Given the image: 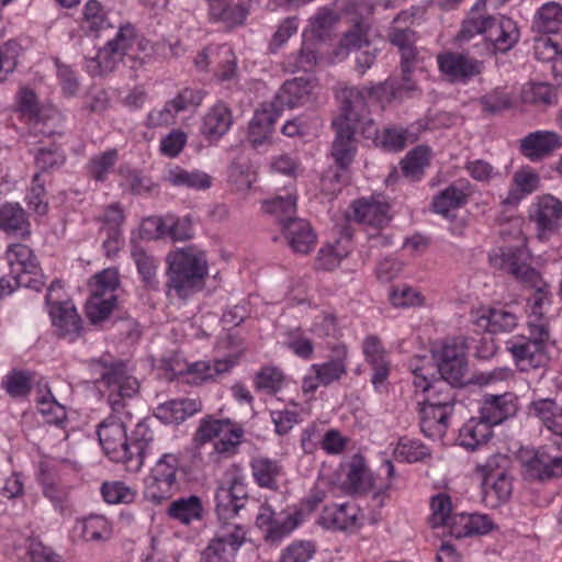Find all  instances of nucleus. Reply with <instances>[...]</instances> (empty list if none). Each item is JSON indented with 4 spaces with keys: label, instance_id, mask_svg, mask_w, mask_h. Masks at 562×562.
<instances>
[{
    "label": "nucleus",
    "instance_id": "nucleus-1",
    "mask_svg": "<svg viewBox=\"0 0 562 562\" xmlns=\"http://www.w3.org/2000/svg\"><path fill=\"white\" fill-rule=\"evenodd\" d=\"M101 384L108 391L112 413L97 429L104 453L114 462L123 463L128 472H138L145 458L153 453L154 431L146 422H139L128 438L126 427L132 415L125 412V401L138 393L139 382L122 360L101 358L95 362Z\"/></svg>",
    "mask_w": 562,
    "mask_h": 562
},
{
    "label": "nucleus",
    "instance_id": "nucleus-2",
    "mask_svg": "<svg viewBox=\"0 0 562 562\" xmlns=\"http://www.w3.org/2000/svg\"><path fill=\"white\" fill-rule=\"evenodd\" d=\"M409 369L414 375L415 387L426 394L423 402L418 403L420 429L429 438H441L453 412L457 384L442 379L430 382L428 376L432 373L434 366L426 356L411 360Z\"/></svg>",
    "mask_w": 562,
    "mask_h": 562
},
{
    "label": "nucleus",
    "instance_id": "nucleus-3",
    "mask_svg": "<svg viewBox=\"0 0 562 562\" xmlns=\"http://www.w3.org/2000/svg\"><path fill=\"white\" fill-rule=\"evenodd\" d=\"M167 295L186 300L201 290L209 274L205 252L194 245L176 248L166 258Z\"/></svg>",
    "mask_w": 562,
    "mask_h": 562
},
{
    "label": "nucleus",
    "instance_id": "nucleus-4",
    "mask_svg": "<svg viewBox=\"0 0 562 562\" xmlns=\"http://www.w3.org/2000/svg\"><path fill=\"white\" fill-rule=\"evenodd\" d=\"M550 329L544 319L528 322L527 334L514 335L505 341V349L520 371L546 367L550 361Z\"/></svg>",
    "mask_w": 562,
    "mask_h": 562
},
{
    "label": "nucleus",
    "instance_id": "nucleus-5",
    "mask_svg": "<svg viewBox=\"0 0 562 562\" xmlns=\"http://www.w3.org/2000/svg\"><path fill=\"white\" fill-rule=\"evenodd\" d=\"M375 92V88L364 87H346L341 89L337 94L340 112L333 121V126L347 125L348 127H356L364 137H375L378 130L368 110V100Z\"/></svg>",
    "mask_w": 562,
    "mask_h": 562
},
{
    "label": "nucleus",
    "instance_id": "nucleus-6",
    "mask_svg": "<svg viewBox=\"0 0 562 562\" xmlns=\"http://www.w3.org/2000/svg\"><path fill=\"white\" fill-rule=\"evenodd\" d=\"M248 499L247 486L244 483V476L238 469L231 477L218 485L215 492V513L218 521L217 529L236 527L246 538L245 526L236 521L239 512L244 509Z\"/></svg>",
    "mask_w": 562,
    "mask_h": 562
},
{
    "label": "nucleus",
    "instance_id": "nucleus-7",
    "mask_svg": "<svg viewBox=\"0 0 562 562\" xmlns=\"http://www.w3.org/2000/svg\"><path fill=\"white\" fill-rule=\"evenodd\" d=\"M135 42L136 32L134 26L130 23L120 25L115 36L99 49L97 56L87 59L88 72L92 76H105L112 72L119 63L133 59L130 49H132Z\"/></svg>",
    "mask_w": 562,
    "mask_h": 562
},
{
    "label": "nucleus",
    "instance_id": "nucleus-8",
    "mask_svg": "<svg viewBox=\"0 0 562 562\" xmlns=\"http://www.w3.org/2000/svg\"><path fill=\"white\" fill-rule=\"evenodd\" d=\"M333 350L335 358L311 366L310 373L304 376L302 382L304 393H313L321 385L328 386L347 373V348L341 345L336 346Z\"/></svg>",
    "mask_w": 562,
    "mask_h": 562
},
{
    "label": "nucleus",
    "instance_id": "nucleus-9",
    "mask_svg": "<svg viewBox=\"0 0 562 562\" xmlns=\"http://www.w3.org/2000/svg\"><path fill=\"white\" fill-rule=\"evenodd\" d=\"M413 18V13L402 11L394 20L389 30L387 37L396 46L402 57V72L405 80L409 81V72L416 59V33L408 25H402Z\"/></svg>",
    "mask_w": 562,
    "mask_h": 562
},
{
    "label": "nucleus",
    "instance_id": "nucleus-10",
    "mask_svg": "<svg viewBox=\"0 0 562 562\" xmlns=\"http://www.w3.org/2000/svg\"><path fill=\"white\" fill-rule=\"evenodd\" d=\"M315 88L316 82L311 78L286 80L277 92L271 106L277 113L284 109L304 106L313 102Z\"/></svg>",
    "mask_w": 562,
    "mask_h": 562
},
{
    "label": "nucleus",
    "instance_id": "nucleus-11",
    "mask_svg": "<svg viewBox=\"0 0 562 562\" xmlns=\"http://www.w3.org/2000/svg\"><path fill=\"white\" fill-rule=\"evenodd\" d=\"M203 94L200 90L183 89L176 98L166 102L161 108L154 109L147 115V126L159 127L172 124L178 113L189 108L199 106Z\"/></svg>",
    "mask_w": 562,
    "mask_h": 562
},
{
    "label": "nucleus",
    "instance_id": "nucleus-12",
    "mask_svg": "<svg viewBox=\"0 0 562 562\" xmlns=\"http://www.w3.org/2000/svg\"><path fill=\"white\" fill-rule=\"evenodd\" d=\"M519 317L508 305L480 308L472 314V323L479 329L491 334L513 331Z\"/></svg>",
    "mask_w": 562,
    "mask_h": 562
},
{
    "label": "nucleus",
    "instance_id": "nucleus-13",
    "mask_svg": "<svg viewBox=\"0 0 562 562\" xmlns=\"http://www.w3.org/2000/svg\"><path fill=\"white\" fill-rule=\"evenodd\" d=\"M529 218L536 223L539 238H548L560 227L562 202L553 195L540 196L530 206Z\"/></svg>",
    "mask_w": 562,
    "mask_h": 562
},
{
    "label": "nucleus",
    "instance_id": "nucleus-14",
    "mask_svg": "<svg viewBox=\"0 0 562 562\" xmlns=\"http://www.w3.org/2000/svg\"><path fill=\"white\" fill-rule=\"evenodd\" d=\"M440 71L451 82L467 83L483 70V63L465 54L443 53L437 57Z\"/></svg>",
    "mask_w": 562,
    "mask_h": 562
},
{
    "label": "nucleus",
    "instance_id": "nucleus-15",
    "mask_svg": "<svg viewBox=\"0 0 562 562\" xmlns=\"http://www.w3.org/2000/svg\"><path fill=\"white\" fill-rule=\"evenodd\" d=\"M468 368L465 351L462 346L447 344L437 357V371L439 379L462 385Z\"/></svg>",
    "mask_w": 562,
    "mask_h": 562
},
{
    "label": "nucleus",
    "instance_id": "nucleus-16",
    "mask_svg": "<svg viewBox=\"0 0 562 562\" xmlns=\"http://www.w3.org/2000/svg\"><path fill=\"white\" fill-rule=\"evenodd\" d=\"M49 315L57 336L75 340L81 335L82 322L70 301L49 305Z\"/></svg>",
    "mask_w": 562,
    "mask_h": 562
},
{
    "label": "nucleus",
    "instance_id": "nucleus-17",
    "mask_svg": "<svg viewBox=\"0 0 562 562\" xmlns=\"http://www.w3.org/2000/svg\"><path fill=\"white\" fill-rule=\"evenodd\" d=\"M239 529L228 527L217 529L214 538L202 552L201 562H228L226 557L227 548L235 553L245 542Z\"/></svg>",
    "mask_w": 562,
    "mask_h": 562
},
{
    "label": "nucleus",
    "instance_id": "nucleus-18",
    "mask_svg": "<svg viewBox=\"0 0 562 562\" xmlns=\"http://www.w3.org/2000/svg\"><path fill=\"white\" fill-rule=\"evenodd\" d=\"M517 409V396L512 392H504L484 395L479 413L483 419L495 426L515 416Z\"/></svg>",
    "mask_w": 562,
    "mask_h": 562
},
{
    "label": "nucleus",
    "instance_id": "nucleus-19",
    "mask_svg": "<svg viewBox=\"0 0 562 562\" xmlns=\"http://www.w3.org/2000/svg\"><path fill=\"white\" fill-rule=\"evenodd\" d=\"M561 147V136L550 131L532 132L520 140V151L531 161L541 160Z\"/></svg>",
    "mask_w": 562,
    "mask_h": 562
},
{
    "label": "nucleus",
    "instance_id": "nucleus-20",
    "mask_svg": "<svg viewBox=\"0 0 562 562\" xmlns=\"http://www.w3.org/2000/svg\"><path fill=\"white\" fill-rule=\"evenodd\" d=\"M519 36L518 26L510 18L488 16L486 38L493 44L496 52H509L518 43Z\"/></svg>",
    "mask_w": 562,
    "mask_h": 562
},
{
    "label": "nucleus",
    "instance_id": "nucleus-21",
    "mask_svg": "<svg viewBox=\"0 0 562 562\" xmlns=\"http://www.w3.org/2000/svg\"><path fill=\"white\" fill-rule=\"evenodd\" d=\"M281 229L294 252L308 254L316 244V234L306 220L286 218Z\"/></svg>",
    "mask_w": 562,
    "mask_h": 562
},
{
    "label": "nucleus",
    "instance_id": "nucleus-22",
    "mask_svg": "<svg viewBox=\"0 0 562 562\" xmlns=\"http://www.w3.org/2000/svg\"><path fill=\"white\" fill-rule=\"evenodd\" d=\"M525 475L530 480L548 481L562 477V454L550 456L544 451H537L524 462Z\"/></svg>",
    "mask_w": 562,
    "mask_h": 562
},
{
    "label": "nucleus",
    "instance_id": "nucleus-23",
    "mask_svg": "<svg viewBox=\"0 0 562 562\" xmlns=\"http://www.w3.org/2000/svg\"><path fill=\"white\" fill-rule=\"evenodd\" d=\"M353 220L374 228H383L391 221L390 206L386 202L375 199H360L352 204Z\"/></svg>",
    "mask_w": 562,
    "mask_h": 562
},
{
    "label": "nucleus",
    "instance_id": "nucleus-24",
    "mask_svg": "<svg viewBox=\"0 0 562 562\" xmlns=\"http://www.w3.org/2000/svg\"><path fill=\"white\" fill-rule=\"evenodd\" d=\"M234 362L229 359H222L211 361H196L190 364H184L180 369H171L175 374H181L187 378V382L200 384L207 380L215 379L216 376L228 372Z\"/></svg>",
    "mask_w": 562,
    "mask_h": 562
},
{
    "label": "nucleus",
    "instance_id": "nucleus-25",
    "mask_svg": "<svg viewBox=\"0 0 562 562\" xmlns=\"http://www.w3.org/2000/svg\"><path fill=\"white\" fill-rule=\"evenodd\" d=\"M336 131V136L331 145V156L340 170H347L352 162L357 146L355 134L359 133L356 127H348L347 125L333 126Z\"/></svg>",
    "mask_w": 562,
    "mask_h": 562
},
{
    "label": "nucleus",
    "instance_id": "nucleus-26",
    "mask_svg": "<svg viewBox=\"0 0 562 562\" xmlns=\"http://www.w3.org/2000/svg\"><path fill=\"white\" fill-rule=\"evenodd\" d=\"M82 31L90 36L100 37L113 29L109 12L97 0H89L83 8Z\"/></svg>",
    "mask_w": 562,
    "mask_h": 562
},
{
    "label": "nucleus",
    "instance_id": "nucleus-27",
    "mask_svg": "<svg viewBox=\"0 0 562 562\" xmlns=\"http://www.w3.org/2000/svg\"><path fill=\"white\" fill-rule=\"evenodd\" d=\"M469 184L464 181L451 183L432 200V209L436 213L448 216L453 210L464 205L469 196Z\"/></svg>",
    "mask_w": 562,
    "mask_h": 562
},
{
    "label": "nucleus",
    "instance_id": "nucleus-28",
    "mask_svg": "<svg viewBox=\"0 0 562 562\" xmlns=\"http://www.w3.org/2000/svg\"><path fill=\"white\" fill-rule=\"evenodd\" d=\"M529 413L554 435L562 437V406L552 398H539L529 405Z\"/></svg>",
    "mask_w": 562,
    "mask_h": 562
},
{
    "label": "nucleus",
    "instance_id": "nucleus-29",
    "mask_svg": "<svg viewBox=\"0 0 562 562\" xmlns=\"http://www.w3.org/2000/svg\"><path fill=\"white\" fill-rule=\"evenodd\" d=\"M492 425L482 418V415L470 418L459 430L460 446L475 450L481 445L487 442L492 437Z\"/></svg>",
    "mask_w": 562,
    "mask_h": 562
},
{
    "label": "nucleus",
    "instance_id": "nucleus-30",
    "mask_svg": "<svg viewBox=\"0 0 562 562\" xmlns=\"http://www.w3.org/2000/svg\"><path fill=\"white\" fill-rule=\"evenodd\" d=\"M250 469L255 482L260 487L278 488V481L283 475V467L278 460L259 456L251 460Z\"/></svg>",
    "mask_w": 562,
    "mask_h": 562
},
{
    "label": "nucleus",
    "instance_id": "nucleus-31",
    "mask_svg": "<svg viewBox=\"0 0 562 562\" xmlns=\"http://www.w3.org/2000/svg\"><path fill=\"white\" fill-rule=\"evenodd\" d=\"M232 123L231 109L224 103H216L203 119L202 133L209 138L218 139L227 133Z\"/></svg>",
    "mask_w": 562,
    "mask_h": 562
},
{
    "label": "nucleus",
    "instance_id": "nucleus-32",
    "mask_svg": "<svg viewBox=\"0 0 562 562\" xmlns=\"http://www.w3.org/2000/svg\"><path fill=\"white\" fill-rule=\"evenodd\" d=\"M278 113L267 109L257 111L249 123L248 138L254 147L270 142Z\"/></svg>",
    "mask_w": 562,
    "mask_h": 562
},
{
    "label": "nucleus",
    "instance_id": "nucleus-33",
    "mask_svg": "<svg viewBox=\"0 0 562 562\" xmlns=\"http://www.w3.org/2000/svg\"><path fill=\"white\" fill-rule=\"evenodd\" d=\"M5 256L10 267V276L36 272V269L38 268L37 258L33 250L26 245H11L5 252Z\"/></svg>",
    "mask_w": 562,
    "mask_h": 562
},
{
    "label": "nucleus",
    "instance_id": "nucleus-34",
    "mask_svg": "<svg viewBox=\"0 0 562 562\" xmlns=\"http://www.w3.org/2000/svg\"><path fill=\"white\" fill-rule=\"evenodd\" d=\"M539 176L530 168H521L513 176V186L504 203L517 204L526 195L531 194L539 186Z\"/></svg>",
    "mask_w": 562,
    "mask_h": 562
},
{
    "label": "nucleus",
    "instance_id": "nucleus-35",
    "mask_svg": "<svg viewBox=\"0 0 562 562\" xmlns=\"http://www.w3.org/2000/svg\"><path fill=\"white\" fill-rule=\"evenodd\" d=\"M0 228L21 237L30 235V223L18 203H5L0 206Z\"/></svg>",
    "mask_w": 562,
    "mask_h": 562
},
{
    "label": "nucleus",
    "instance_id": "nucleus-36",
    "mask_svg": "<svg viewBox=\"0 0 562 562\" xmlns=\"http://www.w3.org/2000/svg\"><path fill=\"white\" fill-rule=\"evenodd\" d=\"M482 486L484 499L491 506L505 502L512 494V482L504 471H498L495 475H485L482 479Z\"/></svg>",
    "mask_w": 562,
    "mask_h": 562
},
{
    "label": "nucleus",
    "instance_id": "nucleus-37",
    "mask_svg": "<svg viewBox=\"0 0 562 562\" xmlns=\"http://www.w3.org/2000/svg\"><path fill=\"white\" fill-rule=\"evenodd\" d=\"M165 180L173 187H183L187 189L205 190L211 187V177L200 170H186L181 167L170 169Z\"/></svg>",
    "mask_w": 562,
    "mask_h": 562
},
{
    "label": "nucleus",
    "instance_id": "nucleus-38",
    "mask_svg": "<svg viewBox=\"0 0 562 562\" xmlns=\"http://www.w3.org/2000/svg\"><path fill=\"white\" fill-rule=\"evenodd\" d=\"M339 13L329 8H319L308 20V32L318 41H326L334 34L335 25L339 21Z\"/></svg>",
    "mask_w": 562,
    "mask_h": 562
},
{
    "label": "nucleus",
    "instance_id": "nucleus-39",
    "mask_svg": "<svg viewBox=\"0 0 562 562\" xmlns=\"http://www.w3.org/2000/svg\"><path fill=\"white\" fill-rule=\"evenodd\" d=\"M167 513L172 519L189 525L193 520L201 519L202 503L195 495L182 497L171 502Z\"/></svg>",
    "mask_w": 562,
    "mask_h": 562
},
{
    "label": "nucleus",
    "instance_id": "nucleus-40",
    "mask_svg": "<svg viewBox=\"0 0 562 562\" xmlns=\"http://www.w3.org/2000/svg\"><path fill=\"white\" fill-rule=\"evenodd\" d=\"M524 252L517 248H499L490 254L491 265L499 270L516 276L526 262L522 259Z\"/></svg>",
    "mask_w": 562,
    "mask_h": 562
},
{
    "label": "nucleus",
    "instance_id": "nucleus-41",
    "mask_svg": "<svg viewBox=\"0 0 562 562\" xmlns=\"http://www.w3.org/2000/svg\"><path fill=\"white\" fill-rule=\"evenodd\" d=\"M562 25V7L558 2H548L537 12L533 29L540 33H555Z\"/></svg>",
    "mask_w": 562,
    "mask_h": 562
},
{
    "label": "nucleus",
    "instance_id": "nucleus-42",
    "mask_svg": "<svg viewBox=\"0 0 562 562\" xmlns=\"http://www.w3.org/2000/svg\"><path fill=\"white\" fill-rule=\"evenodd\" d=\"M265 212L273 215L283 226L286 218H297L296 212V195L292 192H286L284 195H276L270 200L263 202Z\"/></svg>",
    "mask_w": 562,
    "mask_h": 562
},
{
    "label": "nucleus",
    "instance_id": "nucleus-43",
    "mask_svg": "<svg viewBox=\"0 0 562 562\" xmlns=\"http://www.w3.org/2000/svg\"><path fill=\"white\" fill-rule=\"evenodd\" d=\"M132 256L145 286L156 290L158 288L157 259L139 247H134Z\"/></svg>",
    "mask_w": 562,
    "mask_h": 562
},
{
    "label": "nucleus",
    "instance_id": "nucleus-44",
    "mask_svg": "<svg viewBox=\"0 0 562 562\" xmlns=\"http://www.w3.org/2000/svg\"><path fill=\"white\" fill-rule=\"evenodd\" d=\"M123 217V211L119 204L110 205L103 214V221L106 227H103L102 232L108 234V239L104 240L103 246L108 254L119 249L121 236L119 226L122 224Z\"/></svg>",
    "mask_w": 562,
    "mask_h": 562
},
{
    "label": "nucleus",
    "instance_id": "nucleus-45",
    "mask_svg": "<svg viewBox=\"0 0 562 562\" xmlns=\"http://www.w3.org/2000/svg\"><path fill=\"white\" fill-rule=\"evenodd\" d=\"M243 436V427L234 424L215 441L212 454L217 458V461L234 456L238 451Z\"/></svg>",
    "mask_w": 562,
    "mask_h": 562
},
{
    "label": "nucleus",
    "instance_id": "nucleus-46",
    "mask_svg": "<svg viewBox=\"0 0 562 562\" xmlns=\"http://www.w3.org/2000/svg\"><path fill=\"white\" fill-rule=\"evenodd\" d=\"M40 484L44 497L52 503L55 509L63 512L68 501L69 487L59 480L45 474H42Z\"/></svg>",
    "mask_w": 562,
    "mask_h": 562
},
{
    "label": "nucleus",
    "instance_id": "nucleus-47",
    "mask_svg": "<svg viewBox=\"0 0 562 562\" xmlns=\"http://www.w3.org/2000/svg\"><path fill=\"white\" fill-rule=\"evenodd\" d=\"M117 159L119 153L114 148L94 155L87 165L89 176L97 181H105Z\"/></svg>",
    "mask_w": 562,
    "mask_h": 562
},
{
    "label": "nucleus",
    "instance_id": "nucleus-48",
    "mask_svg": "<svg viewBox=\"0 0 562 562\" xmlns=\"http://www.w3.org/2000/svg\"><path fill=\"white\" fill-rule=\"evenodd\" d=\"M177 490L178 483L149 475L145 482L144 495L147 501L158 505L169 499Z\"/></svg>",
    "mask_w": 562,
    "mask_h": 562
},
{
    "label": "nucleus",
    "instance_id": "nucleus-49",
    "mask_svg": "<svg viewBox=\"0 0 562 562\" xmlns=\"http://www.w3.org/2000/svg\"><path fill=\"white\" fill-rule=\"evenodd\" d=\"M115 305L116 296L114 294L108 296L91 294L86 304V315L92 324H98L109 317Z\"/></svg>",
    "mask_w": 562,
    "mask_h": 562
},
{
    "label": "nucleus",
    "instance_id": "nucleus-50",
    "mask_svg": "<svg viewBox=\"0 0 562 562\" xmlns=\"http://www.w3.org/2000/svg\"><path fill=\"white\" fill-rule=\"evenodd\" d=\"M428 149L422 146L411 150L401 162L403 175L412 181L420 179L428 165Z\"/></svg>",
    "mask_w": 562,
    "mask_h": 562
},
{
    "label": "nucleus",
    "instance_id": "nucleus-51",
    "mask_svg": "<svg viewBox=\"0 0 562 562\" xmlns=\"http://www.w3.org/2000/svg\"><path fill=\"white\" fill-rule=\"evenodd\" d=\"M201 409V404L194 400H173L158 407L165 418L173 422L184 420Z\"/></svg>",
    "mask_w": 562,
    "mask_h": 562
},
{
    "label": "nucleus",
    "instance_id": "nucleus-52",
    "mask_svg": "<svg viewBox=\"0 0 562 562\" xmlns=\"http://www.w3.org/2000/svg\"><path fill=\"white\" fill-rule=\"evenodd\" d=\"M164 237H170L173 241H186L193 237L194 232L190 216L177 217L172 214L165 216Z\"/></svg>",
    "mask_w": 562,
    "mask_h": 562
},
{
    "label": "nucleus",
    "instance_id": "nucleus-53",
    "mask_svg": "<svg viewBox=\"0 0 562 562\" xmlns=\"http://www.w3.org/2000/svg\"><path fill=\"white\" fill-rule=\"evenodd\" d=\"M348 482L355 492H366L373 487V477L361 457H355L350 463Z\"/></svg>",
    "mask_w": 562,
    "mask_h": 562
},
{
    "label": "nucleus",
    "instance_id": "nucleus-54",
    "mask_svg": "<svg viewBox=\"0 0 562 562\" xmlns=\"http://www.w3.org/2000/svg\"><path fill=\"white\" fill-rule=\"evenodd\" d=\"M103 499L109 504H131L136 491L121 481L104 482L101 486Z\"/></svg>",
    "mask_w": 562,
    "mask_h": 562
},
{
    "label": "nucleus",
    "instance_id": "nucleus-55",
    "mask_svg": "<svg viewBox=\"0 0 562 562\" xmlns=\"http://www.w3.org/2000/svg\"><path fill=\"white\" fill-rule=\"evenodd\" d=\"M394 454L398 460L407 462H418L430 456V450L418 440L402 438Z\"/></svg>",
    "mask_w": 562,
    "mask_h": 562
},
{
    "label": "nucleus",
    "instance_id": "nucleus-56",
    "mask_svg": "<svg viewBox=\"0 0 562 562\" xmlns=\"http://www.w3.org/2000/svg\"><path fill=\"white\" fill-rule=\"evenodd\" d=\"M82 533L86 540L99 541L109 539L112 530L104 516L90 515L82 521Z\"/></svg>",
    "mask_w": 562,
    "mask_h": 562
},
{
    "label": "nucleus",
    "instance_id": "nucleus-57",
    "mask_svg": "<svg viewBox=\"0 0 562 562\" xmlns=\"http://www.w3.org/2000/svg\"><path fill=\"white\" fill-rule=\"evenodd\" d=\"M315 553L316 547L314 542L296 540L282 551L279 562H308Z\"/></svg>",
    "mask_w": 562,
    "mask_h": 562
},
{
    "label": "nucleus",
    "instance_id": "nucleus-58",
    "mask_svg": "<svg viewBox=\"0 0 562 562\" xmlns=\"http://www.w3.org/2000/svg\"><path fill=\"white\" fill-rule=\"evenodd\" d=\"M119 284L117 270L112 268L104 269L93 277V281L90 283L91 294L108 296L113 294Z\"/></svg>",
    "mask_w": 562,
    "mask_h": 562
},
{
    "label": "nucleus",
    "instance_id": "nucleus-59",
    "mask_svg": "<svg viewBox=\"0 0 562 562\" xmlns=\"http://www.w3.org/2000/svg\"><path fill=\"white\" fill-rule=\"evenodd\" d=\"M369 24L364 21H356L351 29L344 34L340 46L346 49H360L369 44Z\"/></svg>",
    "mask_w": 562,
    "mask_h": 562
},
{
    "label": "nucleus",
    "instance_id": "nucleus-60",
    "mask_svg": "<svg viewBox=\"0 0 562 562\" xmlns=\"http://www.w3.org/2000/svg\"><path fill=\"white\" fill-rule=\"evenodd\" d=\"M180 467V458L175 453H164L151 469L150 475L177 482V472Z\"/></svg>",
    "mask_w": 562,
    "mask_h": 562
},
{
    "label": "nucleus",
    "instance_id": "nucleus-61",
    "mask_svg": "<svg viewBox=\"0 0 562 562\" xmlns=\"http://www.w3.org/2000/svg\"><path fill=\"white\" fill-rule=\"evenodd\" d=\"M283 373L277 368H263L256 375V386L268 394H274L283 385Z\"/></svg>",
    "mask_w": 562,
    "mask_h": 562
},
{
    "label": "nucleus",
    "instance_id": "nucleus-62",
    "mask_svg": "<svg viewBox=\"0 0 562 562\" xmlns=\"http://www.w3.org/2000/svg\"><path fill=\"white\" fill-rule=\"evenodd\" d=\"M301 524V513L294 512L285 516H277L272 528H268V538L272 541L282 539L290 535Z\"/></svg>",
    "mask_w": 562,
    "mask_h": 562
},
{
    "label": "nucleus",
    "instance_id": "nucleus-63",
    "mask_svg": "<svg viewBox=\"0 0 562 562\" xmlns=\"http://www.w3.org/2000/svg\"><path fill=\"white\" fill-rule=\"evenodd\" d=\"M431 516L430 524L434 528L445 526L451 518V499L446 494H438L431 498L430 503Z\"/></svg>",
    "mask_w": 562,
    "mask_h": 562
},
{
    "label": "nucleus",
    "instance_id": "nucleus-64",
    "mask_svg": "<svg viewBox=\"0 0 562 562\" xmlns=\"http://www.w3.org/2000/svg\"><path fill=\"white\" fill-rule=\"evenodd\" d=\"M480 102L483 111L488 114H497L509 109L513 104L510 95L498 88L483 95Z\"/></svg>",
    "mask_w": 562,
    "mask_h": 562
}]
</instances>
